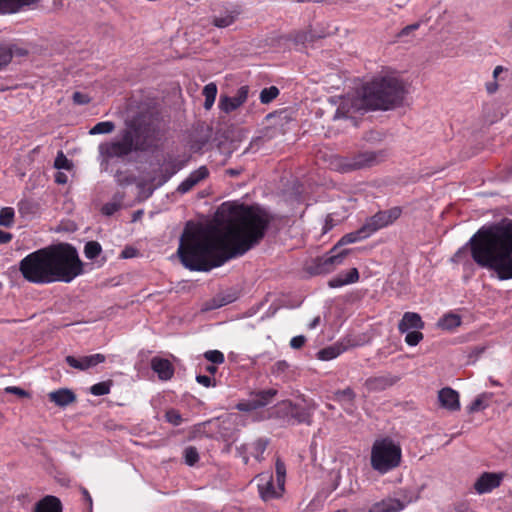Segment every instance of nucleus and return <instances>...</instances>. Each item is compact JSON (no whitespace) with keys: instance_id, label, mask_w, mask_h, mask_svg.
Returning a JSON list of instances; mask_svg holds the SVG:
<instances>
[{"instance_id":"1","label":"nucleus","mask_w":512,"mask_h":512,"mask_svg":"<svg viewBox=\"0 0 512 512\" xmlns=\"http://www.w3.org/2000/svg\"><path fill=\"white\" fill-rule=\"evenodd\" d=\"M222 228L214 224L187 222L177 255L192 271H210L240 257L260 243L273 217L259 206L230 205Z\"/></svg>"},{"instance_id":"2","label":"nucleus","mask_w":512,"mask_h":512,"mask_svg":"<svg viewBox=\"0 0 512 512\" xmlns=\"http://www.w3.org/2000/svg\"><path fill=\"white\" fill-rule=\"evenodd\" d=\"M19 271L31 283L71 282L82 274L83 263L75 247L59 243L28 254L20 261Z\"/></svg>"},{"instance_id":"3","label":"nucleus","mask_w":512,"mask_h":512,"mask_svg":"<svg viewBox=\"0 0 512 512\" xmlns=\"http://www.w3.org/2000/svg\"><path fill=\"white\" fill-rule=\"evenodd\" d=\"M470 250L479 266L494 270L500 279L512 278V220L478 230L470 240Z\"/></svg>"},{"instance_id":"4","label":"nucleus","mask_w":512,"mask_h":512,"mask_svg":"<svg viewBox=\"0 0 512 512\" xmlns=\"http://www.w3.org/2000/svg\"><path fill=\"white\" fill-rule=\"evenodd\" d=\"M405 95L403 82L395 76H377L364 84L357 96L345 98L336 117H346L359 110H390L399 106Z\"/></svg>"},{"instance_id":"5","label":"nucleus","mask_w":512,"mask_h":512,"mask_svg":"<svg viewBox=\"0 0 512 512\" xmlns=\"http://www.w3.org/2000/svg\"><path fill=\"white\" fill-rule=\"evenodd\" d=\"M158 127L148 114H138L126 123L120 138L99 145V152L106 160L125 158L133 152H147L157 147Z\"/></svg>"},{"instance_id":"6","label":"nucleus","mask_w":512,"mask_h":512,"mask_svg":"<svg viewBox=\"0 0 512 512\" xmlns=\"http://www.w3.org/2000/svg\"><path fill=\"white\" fill-rule=\"evenodd\" d=\"M401 461V447L391 438L378 439L373 443L370 455V464L373 470L380 474H386L399 467Z\"/></svg>"},{"instance_id":"7","label":"nucleus","mask_w":512,"mask_h":512,"mask_svg":"<svg viewBox=\"0 0 512 512\" xmlns=\"http://www.w3.org/2000/svg\"><path fill=\"white\" fill-rule=\"evenodd\" d=\"M367 230L364 225L357 231L344 235L340 241L329 251L328 255L319 257L317 265L322 272H330L335 266L342 264L344 258L348 255L349 250L338 251L339 247L345 244L354 243L357 240L367 237Z\"/></svg>"},{"instance_id":"8","label":"nucleus","mask_w":512,"mask_h":512,"mask_svg":"<svg viewBox=\"0 0 512 512\" xmlns=\"http://www.w3.org/2000/svg\"><path fill=\"white\" fill-rule=\"evenodd\" d=\"M382 152L376 153L371 151L359 152L348 157H338L335 159V167L342 172L370 167L378 163L379 156Z\"/></svg>"},{"instance_id":"9","label":"nucleus","mask_w":512,"mask_h":512,"mask_svg":"<svg viewBox=\"0 0 512 512\" xmlns=\"http://www.w3.org/2000/svg\"><path fill=\"white\" fill-rule=\"evenodd\" d=\"M402 214V209L398 206L388 210L377 212L371 216L364 224V230L367 234H372L377 230L394 223Z\"/></svg>"},{"instance_id":"10","label":"nucleus","mask_w":512,"mask_h":512,"mask_svg":"<svg viewBox=\"0 0 512 512\" xmlns=\"http://www.w3.org/2000/svg\"><path fill=\"white\" fill-rule=\"evenodd\" d=\"M248 93L249 87L245 85L241 86L237 90L236 95L233 97L221 96L219 101L220 110L225 113H231L232 111L238 109L246 102L248 98Z\"/></svg>"},{"instance_id":"11","label":"nucleus","mask_w":512,"mask_h":512,"mask_svg":"<svg viewBox=\"0 0 512 512\" xmlns=\"http://www.w3.org/2000/svg\"><path fill=\"white\" fill-rule=\"evenodd\" d=\"M258 478L260 481H264L265 483L259 484L258 489L260 493V497L263 501H270L273 499H277L282 496L284 492V487L280 489V487L274 484V479L272 474L264 475L260 474L258 475Z\"/></svg>"},{"instance_id":"12","label":"nucleus","mask_w":512,"mask_h":512,"mask_svg":"<svg viewBox=\"0 0 512 512\" xmlns=\"http://www.w3.org/2000/svg\"><path fill=\"white\" fill-rule=\"evenodd\" d=\"M106 360L105 355L97 353L89 356H83L79 359L74 356H67L65 361L67 364L78 370H87L89 368L95 367L96 365L103 363Z\"/></svg>"},{"instance_id":"13","label":"nucleus","mask_w":512,"mask_h":512,"mask_svg":"<svg viewBox=\"0 0 512 512\" xmlns=\"http://www.w3.org/2000/svg\"><path fill=\"white\" fill-rule=\"evenodd\" d=\"M399 380L391 374L372 376L366 379L364 386L368 392H381L393 386Z\"/></svg>"},{"instance_id":"14","label":"nucleus","mask_w":512,"mask_h":512,"mask_svg":"<svg viewBox=\"0 0 512 512\" xmlns=\"http://www.w3.org/2000/svg\"><path fill=\"white\" fill-rule=\"evenodd\" d=\"M151 369L162 381L170 380L174 376V366L170 360L155 356L150 362Z\"/></svg>"},{"instance_id":"15","label":"nucleus","mask_w":512,"mask_h":512,"mask_svg":"<svg viewBox=\"0 0 512 512\" xmlns=\"http://www.w3.org/2000/svg\"><path fill=\"white\" fill-rule=\"evenodd\" d=\"M502 477L496 473L485 472L475 482L474 488L478 493H486L501 484Z\"/></svg>"},{"instance_id":"16","label":"nucleus","mask_w":512,"mask_h":512,"mask_svg":"<svg viewBox=\"0 0 512 512\" xmlns=\"http://www.w3.org/2000/svg\"><path fill=\"white\" fill-rule=\"evenodd\" d=\"M440 406L450 411L460 409L459 394L450 387L441 389L438 393Z\"/></svg>"},{"instance_id":"17","label":"nucleus","mask_w":512,"mask_h":512,"mask_svg":"<svg viewBox=\"0 0 512 512\" xmlns=\"http://www.w3.org/2000/svg\"><path fill=\"white\" fill-rule=\"evenodd\" d=\"M209 176V170L206 166H201L193 171L177 188L180 193H186L194 188L199 182L205 180Z\"/></svg>"},{"instance_id":"18","label":"nucleus","mask_w":512,"mask_h":512,"mask_svg":"<svg viewBox=\"0 0 512 512\" xmlns=\"http://www.w3.org/2000/svg\"><path fill=\"white\" fill-rule=\"evenodd\" d=\"M40 0H0V14H15L36 5Z\"/></svg>"},{"instance_id":"19","label":"nucleus","mask_w":512,"mask_h":512,"mask_svg":"<svg viewBox=\"0 0 512 512\" xmlns=\"http://www.w3.org/2000/svg\"><path fill=\"white\" fill-rule=\"evenodd\" d=\"M425 326L421 316L416 312H405L398 324L400 333L408 332L410 329L420 330Z\"/></svg>"},{"instance_id":"20","label":"nucleus","mask_w":512,"mask_h":512,"mask_svg":"<svg viewBox=\"0 0 512 512\" xmlns=\"http://www.w3.org/2000/svg\"><path fill=\"white\" fill-rule=\"evenodd\" d=\"M405 503L395 498H386L374 503L367 512H400L405 508Z\"/></svg>"},{"instance_id":"21","label":"nucleus","mask_w":512,"mask_h":512,"mask_svg":"<svg viewBox=\"0 0 512 512\" xmlns=\"http://www.w3.org/2000/svg\"><path fill=\"white\" fill-rule=\"evenodd\" d=\"M33 512H63V506L58 497L47 495L35 504Z\"/></svg>"},{"instance_id":"22","label":"nucleus","mask_w":512,"mask_h":512,"mask_svg":"<svg viewBox=\"0 0 512 512\" xmlns=\"http://www.w3.org/2000/svg\"><path fill=\"white\" fill-rule=\"evenodd\" d=\"M49 400L57 406L64 407L76 401V395L67 388H62L48 394Z\"/></svg>"},{"instance_id":"23","label":"nucleus","mask_w":512,"mask_h":512,"mask_svg":"<svg viewBox=\"0 0 512 512\" xmlns=\"http://www.w3.org/2000/svg\"><path fill=\"white\" fill-rule=\"evenodd\" d=\"M277 394V389L270 388L266 390L252 391L250 393V397L253 398L255 405L258 409L271 403L273 399L277 396Z\"/></svg>"},{"instance_id":"24","label":"nucleus","mask_w":512,"mask_h":512,"mask_svg":"<svg viewBox=\"0 0 512 512\" xmlns=\"http://www.w3.org/2000/svg\"><path fill=\"white\" fill-rule=\"evenodd\" d=\"M240 12L237 10L228 12L225 16H216L212 20V24L218 28H225L232 25Z\"/></svg>"},{"instance_id":"25","label":"nucleus","mask_w":512,"mask_h":512,"mask_svg":"<svg viewBox=\"0 0 512 512\" xmlns=\"http://www.w3.org/2000/svg\"><path fill=\"white\" fill-rule=\"evenodd\" d=\"M293 402L291 400H283L273 407L272 414L277 418H290Z\"/></svg>"},{"instance_id":"26","label":"nucleus","mask_w":512,"mask_h":512,"mask_svg":"<svg viewBox=\"0 0 512 512\" xmlns=\"http://www.w3.org/2000/svg\"><path fill=\"white\" fill-rule=\"evenodd\" d=\"M460 325V316L453 313L444 315L438 322V326L444 330H452Z\"/></svg>"},{"instance_id":"27","label":"nucleus","mask_w":512,"mask_h":512,"mask_svg":"<svg viewBox=\"0 0 512 512\" xmlns=\"http://www.w3.org/2000/svg\"><path fill=\"white\" fill-rule=\"evenodd\" d=\"M202 94L205 97L204 108L210 110L215 102L217 95V86L215 83H209L204 86Z\"/></svg>"},{"instance_id":"28","label":"nucleus","mask_w":512,"mask_h":512,"mask_svg":"<svg viewBox=\"0 0 512 512\" xmlns=\"http://www.w3.org/2000/svg\"><path fill=\"white\" fill-rule=\"evenodd\" d=\"M235 297L231 294H218L210 302L206 304L207 310L217 309L227 304L232 303Z\"/></svg>"},{"instance_id":"29","label":"nucleus","mask_w":512,"mask_h":512,"mask_svg":"<svg viewBox=\"0 0 512 512\" xmlns=\"http://www.w3.org/2000/svg\"><path fill=\"white\" fill-rule=\"evenodd\" d=\"M269 445V439L258 438L252 444V455L256 460L262 461L264 459L263 454Z\"/></svg>"},{"instance_id":"30","label":"nucleus","mask_w":512,"mask_h":512,"mask_svg":"<svg viewBox=\"0 0 512 512\" xmlns=\"http://www.w3.org/2000/svg\"><path fill=\"white\" fill-rule=\"evenodd\" d=\"M124 196L122 194H116L112 202H108L103 205L101 211L104 215L111 216L117 212L121 206Z\"/></svg>"},{"instance_id":"31","label":"nucleus","mask_w":512,"mask_h":512,"mask_svg":"<svg viewBox=\"0 0 512 512\" xmlns=\"http://www.w3.org/2000/svg\"><path fill=\"white\" fill-rule=\"evenodd\" d=\"M276 482L280 489L284 487L286 477V465L280 457L275 461Z\"/></svg>"},{"instance_id":"32","label":"nucleus","mask_w":512,"mask_h":512,"mask_svg":"<svg viewBox=\"0 0 512 512\" xmlns=\"http://www.w3.org/2000/svg\"><path fill=\"white\" fill-rule=\"evenodd\" d=\"M115 129V124L111 121H104L97 123L94 127H92L89 131L91 135L95 134H109L113 132Z\"/></svg>"},{"instance_id":"33","label":"nucleus","mask_w":512,"mask_h":512,"mask_svg":"<svg viewBox=\"0 0 512 512\" xmlns=\"http://www.w3.org/2000/svg\"><path fill=\"white\" fill-rule=\"evenodd\" d=\"M341 353V348L339 346H329L321 349L317 353V357L320 360H331L336 358Z\"/></svg>"},{"instance_id":"34","label":"nucleus","mask_w":512,"mask_h":512,"mask_svg":"<svg viewBox=\"0 0 512 512\" xmlns=\"http://www.w3.org/2000/svg\"><path fill=\"white\" fill-rule=\"evenodd\" d=\"M102 252V247L97 241H89L85 244L84 254L88 259H95Z\"/></svg>"},{"instance_id":"35","label":"nucleus","mask_w":512,"mask_h":512,"mask_svg":"<svg viewBox=\"0 0 512 512\" xmlns=\"http://www.w3.org/2000/svg\"><path fill=\"white\" fill-rule=\"evenodd\" d=\"M14 210L11 207H4L0 210V225L11 227L14 222Z\"/></svg>"},{"instance_id":"36","label":"nucleus","mask_w":512,"mask_h":512,"mask_svg":"<svg viewBox=\"0 0 512 512\" xmlns=\"http://www.w3.org/2000/svg\"><path fill=\"white\" fill-rule=\"evenodd\" d=\"M13 57V48L11 45H0V69L10 63Z\"/></svg>"},{"instance_id":"37","label":"nucleus","mask_w":512,"mask_h":512,"mask_svg":"<svg viewBox=\"0 0 512 512\" xmlns=\"http://www.w3.org/2000/svg\"><path fill=\"white\" fill-rule=\"evenodd\" d=\"M279 95V90L275 86L264 88L260 93V100L263 104L272 102Z\"/></svg>"},{"instance_id":"38","label":"nucleus","mask_w":512,"mask_h":512,"mask_svg":"<svg viewBox=\"0 0 512 512\" xmlns=\"http://www.w3.org/2000/svg\"><path fill=\"white\" fill-rule=\"evenodd\" d=\"M291 410L290 418L295 419L299 423L308 421L309 413L305 408L293 403V409Z\"/></svg>"},{"instance_id":"39","label":"nucleus","mask_w":512,"mask_h":512,"mask_svg":"<svg viewBox=\"0 0 512 512\" xmlns=\"http://www.w3.org/2000/svg\"><path fill=\"white\" fill-rule=\"evenodd\" d=\"M185 463L194 466L199 461V453L194 446H189L184 450Z\"/></svg>"},{"instance_id":"40","label":"nucleus","mask_w":512,"mask_h":512,"mask_svg":"<svg viewBox=\"0 0 512 512\" xmlns=\"http://www.w3.org/2000/svg\"><path fill=\"white\" fill-rule=\"evenodd\" d=\"M424 338V335L419 330L410 331L405 336V342L409 346H416L418 345Z\"/></svg>"},{"instance_id":"41","label":"nucleus","mask_w":512,"mask_h":512,"mask_svg":"<svg viewBox=\"0 0 512 512\" xmlns=\"http://www.w3.org/2000/svg\"><path fill=\"white\" fill-rule=\"evenodd\" d=\"M90 392L95 396L106 395L110 392V382H100L90 388Z\"/></svg>"},{"instance_id":"42","label":"nucleus","mask_w":512,"mask_h":512,"mask_svg":"<svg viewBox=\"0 0 512 512\" xmlns=\"http://www.w3.org/2000/svg\"><path fill=\"white\" fill-rule=\"evenodd\" d=\"M204 357L212 364H222L225 361L223 353L218 350L207 351Z\"/></svg>"},{"instance_id":"43","label":"nucleus","mask_w":512,"mask_h":512,"mask_svg":"<svg viewBox=\"0 0 512 512\" xmlns=\"http://www.w3.org/2000/svg\"><path fill=\"white\" fill-rule=\"evenodd\" d=\"M165 418L166 420L175 425V426H178L182 423V416L181 414L175 410V409H170L168 410L166 413H165Z\"/></svg>"},{"instance_id":"44","label":"nucleus","mask_w":512,"mask_h":512,"mask_svg":"<svg viewBox=\"0 0 512 512\" xmlns=\"http://www.w3.org/2000/svg\"><path fill=\"white\" fill-rule=\"evenodd\" d=\"M289 368V364L285 361V360H280V361H277L273 366H272V374L276 375V376H279L283 373H285Z\"/></svg>"},{"instance_id":"45","label":"nucleus","mask_w":512,"mask_h":512,"mask_svg":"<svg viewBox=\"0 0 512 512\" xmlns=\"http://www.w3.org/2000/svg\"><path fill=\"white\" fill-rule=\"evenodd\" d=\"M236 408L239 410V411H242V412H249V411H253V410H256L257 407L255 405V402L253 400L252 397H250L249 400H246V401H242V402H239L237 405H236Z\"/></svg>"},{"instance_id":"46","label":"nucleus","mask_w":512,"mask_h":512,"mask_svg":"<svg viewBox=\"0 0 512 512\" xmlns=\"http://www.w3.org/2000/svg\"><path fill=\"white\" fill-rule=\"evenodd\" d=\"M54 166L58 169H70L71 164L62 152L55 159Z\"/></svg>"},{"instance_id":"47","label":"nucleus","mask_w":512,"mask_h":512,"mask_svg":"<svg viewBox=\"0 0 512 512\" xmlns=\"http://www.w3.org/2000/svg\"><path fill=\"white\" fill-rule=\"evenodd\" d=\"M309 38L308 32L298 31L290 34V39H292L297 44H304Z\"/></svg>"},{"instance_id":"48","label":"nucleus","mask_w":512,"mask_h":512,"mask_svg":"<svg viewBox=\"0 0 512 512\" xmlns=\"http://www.w3.org/2000/svg\"><path fill=\"white\" fill-rule=\"evenodd\" d=\"M5 392L6 393H10V394H15V395H17L18 397H21V398H28V397H30L29 392H27L26 390H24V389H22L20 387L9 386V387L5 388Z\"/></svg>"},{"instance_id":"49","label":"nucleus","mask_w":512,"mask_h":512,"mask_svg":"<svg viewBox=\"0 0 512 512\" xmlns=\"http://www.w3.org/2000/svg\"><path fill=\"white\" fill-rule=\"evenodd\" d=\"M72 99H73V102L77 105L88 104L91 100L87 94H84L81 92H74Z\"/></svg>"},{"instance_id":"50","label":"nucleus","mask_w":512,"mask_h":512,"mask_svg":"<svg viewBox=\"0 0 512 512\" xmlns=\"http://www.w3.org/2000/svg\"><path fill=\"white\" fill-rule=\"evenodd\" d=\"M196 380L199 384L205 387H214L216 385V380L207 375H198Z\"/></svg>"},{"instance_id":"51","label":"nucleus","mask_w":512,"mask_h":512,"mask_svg":"<svg viewBox=\"0 0 512 512\" xmlns=\"http://www.w3.org/2000/svg\"><path fill=\"white\" fill-rule=\"evenodd\" d=\"M80 492L82 494V499H83L84 504L87 506L88 511L91 512L93 501H92V497H91L90 493L84 487H80Z\"/></svg>"},{"instance_id":"52","label":"nucleus","mask_w":512,"mask_h":512,"mask_svg":"<svg viewBox=\"0 0 512 512\" xmlns=\"http://www.w3.org/2000/svg\"><path fill=\"white\" fill-rule=\"evenodd\" d=\"M347 281V284L355 283L359 280V272L357 268L350 269L345 275H343Z\"/></svg>"},{"instance_id":"53","label":"nucleus","mask_w":512,"mask_h":512,"mask_svg":"<svg viewBox=\"0 0 512 512\" xmlns=\"http://www.w3.org/2000/svg\"><path fill=\"white\" fill-rule=\"evenodd\" d=\"M306 343V338L303 335L293 337L290 341V346L293 349H301Z\"/></svg>"},{"instance_id":"54","label":"nucleus","mask_w":512,"mask_h":512,"mask_svg":"<svg viewBox=\"0 0 512 512\" xmlns=\"http://www.w3.org/2000/svg\"><path fill=\"white\" fill-rule=\"evenodd\" d=\"M329 286L332 287V288H337V287H341L343 285H346L347 284V281L346 279L344 278L343 275H338L334 278H332L330 281H329Z\"/></svg>"},{"instance_id":"55","label":"nucleus","mask_w":512,"mask_h":512,"mask_svg":"<svg viewBox=\"0 0 512 512\" xmlns=\"http://www.w3.org/2000/svg\"><path fill=\"white\" fill-rule=\"evenodd\" d=\"M337 395L347 398L350 401H353L355 398V393L351 388H346L342 391L337 392Z\"/></svg>"},{"instance_id":"56","label":"nucleus","mask_w":512,"mask_h":512,"mask_svg":"<svg viewBox=\"0 0 512 512\" xmlns=\"http://www.w3.org/2000/svg\"><path fill=\"white\" fill-rule=\"evenodd\" d=\"M484 407H485V405H484L483 399L479 397L472 402V404L470 406V410L471 411H479V410L483 409Z\"/></svg>"},{"instance_id":"57","label":"nucleus","mask_w":512,"mask_h":512,"mask_svg":"<svg viewBox=\"0 0 512 512\" xmlns=\"http://www.w3.org/2000/svg\"><path fill=\"white\" fill-rule=\"evenodd\" d=\"M13 238V235L9 232L0 230V244L9 243Z\"/></svg>"},{"instance_id":"58","label":"nucleus","mask_w":512,"mask_h":512,"mask_svg":"<svg viewBox=\"0 0 512 512\" xmlns=\"http://www.w3.org/2000/svg\"><path fill=\"white\" fill-rule=\"evenodd\" d=\"M486 89H487L488 93H490V94H492V93L496 92V91H497V89H498V84H497V82H496V81H493V82L487 83V85H486Z\"/></svg>"},{"instance_id":"59","label":"nucleus","mask_w":512,"mask_h":512,"mask_svg":"<svg viewBox=\"0 0 512 512\" xmlns=\"http://www.w3.org/2000/svg\"><path fill=\"white\" fill-rule=\"evenodd\" d=\"M13 48V55H17V56H26L28 54V51L24 48H18V47H14V46H11Z\"/></svg>"},{"instance_id":"60","label":"nucleus","mask_w":512,"mask_h":512,"mask_svg":"<svg viewBox=\"0 0 512 512\" xmlns=\"http://www.w3.org/2000/svg\"><path fill=\"white\" fill-rule=\"evenodd\" d=\"M66 179H67L66 175L59 172V173H57L55 180L59 184H64L66 182Z\"/></svg>"},{"instance_id":"61","label":"nucleus","mask_w":512,"mask_h":512,"mask_svg":"<svg viewBox=\"0 0 512 512\" xmlns=\"http://www.w3.org/2000/svg\"><path fill=\"white\" fill-rule=\"evenodd\" d=\"M218 368L214 364H210L206 366L205 371L211 375H214L217 372Z\"/></svg>"},{"instance_id":"62","label":"nucleus","mask_w":512,"mask_h":512,"mask_svg":"<svg viewBox=\"0 0 512 512\" xmlns=\"http://www.w3.org/2000/svg\"><path fill=\"white\" fill-rule=\"evenodd\" d=\"M485 351V347H474L472 349L471 355H475V357H478L481 353Z\"/></svg>"},{"instance_id":"63","label":"nucleus","mask_w":512,"mask_h":512,"mask_svg":"<svg viewBox=\"0 0 512 512\" xmlns=\"http://www.w3.org/2000/svg\"><path fill=\"white\" fill-rule=\"evenodd\" d=\"M418 26V24L409 25L402 30V34H408L409 31L417 29Z\"/></svg>"},{"instance_id":"64","label":"nucleus","mask_w":512,"mask_h":512,"mask_svg":"<svg viewBox=\"0 0 512 512\" xmlns=\"http://www.w3.org/2000/svg\"><path fill=\"white\" fill-rule=\"evenodd\" d=\"M320 322V317L317 316L316 318L313 319V321L310 323L309 327L312 329V328H315Z\"/></svg>"}]
</instances>
